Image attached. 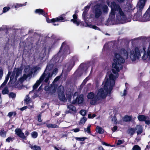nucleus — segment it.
I'll use <instances>...</instances> for the list:
<instances>
[{"instance_id":"bb28decb","label":"nucleus","mask_w":150,"mask_h":150,"mask_svg":"<svg viewBox=\"0 0 150 150\" xmlns=\"http://www.w3.org/2000/svg\"><path fill=\"white\" fill-rule=\"evenodd\" d=\"M132 119V117L130 116H126L123 119V121L125 122H128L130 121Z\"/></svg>"},{"instance_id":"58836bf2","label":"nucleus","mask_w":150,"mask_h":150,"mask_svg":"<svg viewBox=\"0 0 150 150\" xmlns=\"http://www.w3.org/2000/svg\"><path fill=\"white\" fill-rule=\"evenodd\" d=\"M86 139V137H76L75 139L78 140L83 141L85 139Z\"/></svg>"},{"instance_id":"1a4fd4ad","label":"nucleus","mask_w":150,"mask_h":150,"mask_svg":"<svg viewBox=\"0 0 150 150\" xmlns=\"http://www.w3.org/2000/svg\"><path fill=\"white\" fill-rule=\"evenodd\" d=\"M78 93L76 92L74 95V100L72 102V103L75 104L77 103L78 104H80L83 101V97L82 95H80L78 96Z\"/></svg>"},{"instance_id":"bf43d9fd","label":"nucleus","mask_w":150,"mask_h":150,"mask_svg":"<svg viewBox=\"0 0 150 150\" xmlns=\"http://www.w3.org/2000/svg\"><path fill=\"white\" fill-rule=\"evenodd\" d=\"M98 150H104L103 147L101 146H100L98 147Z\"/></svg>"},{"instance_id":"423d86ee","label":"nucleus","mask_w":150,"mask_h":150,"mask_svg":"<svg viewBox=\"0 0 150 150\" xmlns=\"http://www.w3.org/2000/svg\"><path fill=\"white\" fill-rule=\"evenodd\" d=\"M40 69V68L39 67H35L33 69H31L29 66H26L24 70L25 74L22 77H21L20 78L19 81L21 83L23 82L28 77L32 75L33 71H34V72H35Z\"/></svg>"},{"instance_id":"4d7b16f0","label":"nucleus","mask_w":150,"mask_h":150,"mask_svg":"<svg viewBox=\"0 0 150 150\" xmlns=\"http://www.w3.org/2000/svg\"><path fill=\"white\" fill-rule=\"evenodd\" d=\"M73 130L75 132H77L79 131V129L78 128L73 129Z\"/></svg>"},{"instance_id":"09e8293b","label":"nucleus","mask_w":150,"mask_h":150,"mask_svg":"<svg viewBox=\"0 0 150 150\" xmlns=\"http://www.w3.org/2000/svg\"><path fill=\"white\" fill-rule=\"evenodd\" d=\"M3 75V70L0 69V80L1 79Z\"/></svg>"},{"instance_id":"a211bd4d","label":"nucleus","mask_w":150,"mask_h":150,"mask_svg":"<svg viewBox=\"0 0 150 150\" xmlns=\"http://www.w3.org/2000/svg\"><path fill=\"white\" fill-rule=\"evenodd\" d=\"M64 19L63 17L62 16H61L56 18L52 19H51V21L53 22H54L56 21H63Z\"/></svg>"},{"instance_id":"f03ea898","label":"nucleus","mask_w":150,"mask_h":150,"mask_svg":"<svg viewBox=\"0 0 150 150\" xmlns=\"http://www.w3.org/2000/svg\"><path fill=\"white\" fill-rule=\"evenodd\" d=\"M112 75L107 74L101 88L98 90L96 94L93 92L88 94L87 97L88 99L91 100V104H95L97 101L105 98L108 94H110L115 85V80L112 78Z\"/></svg>"},{"instance_id":"4be33fe9","label":"nucleus","mask_w":150,"mask_h":150,"mask_svg":"<svg viewBox=\"0 0 150 150\" xmlns=\"http://www.w3.org/2000/svg\"><path fill=\"white\" fill-rule=\"evenodd\" d=\"M96 131L97 132L100 134L103 133L104 132V130L101 127L99 126H97L96 127Z\"/></svg>"},{"instance_id":"0eeeda50","label":"nucleus","mask_w":150,"mask_h":150,"mask_svg":"<svg viewBox=\"0 0 150 150\" xmlns=\"http://www.w3.org/2000/svg\"><path fill=\"white\" fill-rule=\"evenodd\" d=\"M22 69L21 68H15L10 74V82L12 83H14L16 81L18 77L21 74Z\"/></svg>"},{"instance_id":"c03bdc74","label":"nucleus","mask_w":150,"mask_h":150,"mask_svg":"<svg viewBox=\"0 0 150 150\" xmlns=\"http://www.w3.org/2000/svg\"><path fill=\"white\" fill-rule=\"evenodd\" d=\"M28 105V108L30 109H31L33 108V103L32 102H30Z\"/></svg>"},{"instance_id":"f257e3e1","label":"nucleus","mask_w":150,"mask_h":150,"mask_svg":"<svg viewBox=\"0 0 150 150\" xmlns=\"http://www.w3.org/2000/svg\"><path fill=\"white\" fill-rule=\"evenodd\" d=\"M145 49L144 46H142L136 47L134 51L127 48L121 49L119 52L115 53L112 64L113 74H110L113 75L112 78L115 80V79L117 78V72L122 69V64L124 63L125 60L128 58L129 54L131 60L134 61L138 59L141 56V53L144 52L142 57V60L146 62L150 61V45L146 51H145Z\"/></svg>"},{"instance_id":"2f4dec72","label":"nucleus","mask_w":150,"mask_h":150,"mask_svg":"<svg viewBox=\"0 0 150 150\" xmlns=\"http://www.w3.org/2000/svg\"><path fill=\"white\" fill-rule=\"evenodd\" d=\"M103 10L104 13H107L108 11V8L107 6H104L102 8Z\"/></svg>"},{"instance_id":"680f3d73","label":"nucleus","mask_w":150,"mask_h":150,"mask_svg":"<svg viewBox=\"0 0 150 150\" xmlns=\"http://www.w3.org/2000/svg\"><path fill=\"white\" fill-rule=\"evenodd\" d=\"M27 108V106H25L22 108H21V110H25V109H26Z\"/></svg>"},{"instance_id":"6ab92c4d","label":"nucleus","mask_w":150,"mask_h":150,"mask_svg":"<svg viewBox=\"0 0 150 150\" xmlns=\"http://www.w3.org/2000/svg\"><path fill=\"white\" fill-rule=\"evenodd\" d=\"M35 13H38L39 14H42L43 16H45L46 14V13H45L43 10L41 9H36L35 11Z\"/></svg>"},{"instance_id":"7ed1b4c3","label":"nucleus","mask_w":150,"mask_h":150,"mask_svg":"<svg viewBox=\"0 0 150 150\" xmlns=\"http://www.w3.org/2000/svg\"><path fill=\"white\" fill-rule=\"evenodd\" d=\"M108 0L107 4L111 8L109 20L113 23H123L126 22V16L120 6L116 4L114 2H111Z\"/></svg>"},{"instance_id":"5fc2aeb1","label":"nucleus","mask_w":150,"mask_h":150,"mask_svg":"<svg viewBox=\"0 0 150 150\" xmlns=\"http://www.w3.org/2000/svg\"><path fill=\"white\" fill-rule=\"evenodd\" d=\"M25 101H26L27 102V104H28L29 103H30V102H31L30 100V99L28 98H26L25 100Z\"/></svg>"},{"instance_id":"603ef678","label":"nucleus","mask_w":150,"mask_h":150,"mask_svg":"<svg viewBox=\"0 0 150 150\" xmlns=\"http://www.w3.org/2000/svg\"><path fill=\"white\" fill-rule=\"evenodd\" d=\"M102 144L103 145H105L106 146H111L109 144H108L107 143H106L104 142H102Z\"/></svg>"},{"instance_id":"338daca9","label":"nucleus","mask_w":150,"mask_h":150,"mask_svg":"<svg viewBox=\"0 0 150 150\" xmlns=\"http://www.w3.org/2000/svg\"><path fill=\"white\" fill-rule=\"evenodd\" d=\"M96 116V115L94 114H93L92 115V118H94Z\"/></svg>"},{"instance_id":"cd10ccee","label":"nucleus","mask_w":150,"mask_h":150,"mask_svg":"<svg viewBox=\"0 0 150 150\" xmlns=\"http://www.w3.org/2000/svg\"><path fill=\"white\" fill-rule=\"evenodd\" d=\"M61 53V50L59 51V52L55 56V58H56L57 59L56 60V61L57 60V61H59L60 60V59H61V60H62V57H59V56L60 55Z\"/></svg>"},{"instance_id":"dca6fc26","label":"nucleus","mask_w":150,"mask_h":150,"mask_svg":"<svg viewBox=\"0 0 150 150\" xmlns=\"http://www.w3.org/2000/svg\"><path fill=\"white\" fill-rule=\"evenodd\" d=\"M135 131H137V134H141L143 132V128L142 126L140 125H137L135 128Z\"/></svg>"},{"instance_id":"052dcab7","label":"nucleus","mask_w":150,"mask_h":150,"mask_svg":"<svg viewBox=\"0 0 150 150\" xmlns=\"http://www.w3.org/2000/svg\"><path fill=\"white\" fill-rule=\"evenodd\" d=\"M59 79H60V77L58 76V77H57L54 79L53 81V82H55V81H58Z\"/></svg>"},{"instance_id":"c85d7f7f","label":"nucleus","mask_w":150,"mask_h":150,"mask_svg":"<svg viewBox=\"0 0 150 150\" xmlns=\"http://www.w3.org/2000/svg\"><path fill=\"white\" fill-rule=\"evenodd\" d=\"M135 131V128H130L128 129L129 133L130 134L131 136L133 135Z\"/></svg>"},{"instance_id":"393cba45","label":"nucleus","mask_w":150,"mask_h":150,"mask_svg":"<svg viewBox=\"0 0 150 150\" xmlns=\"http://www.w3.org/2000/svg\"><path fill=\"white\" fill-rule=\"evenodd\" d=\"M84 26L86 27H88L90 28H92L93 29H96V30H98L99 28L97 27L96 26L94 25H92L91 24H88L87 23H86V25H83Z\"/></svg>"},{"instance_id":"aec40b11","label":"nucleus","mask_w":150,"mask_h":150,"mask_svg":"<svg viewBox=\"0 0 150 150\" xmlns=\"http://www.w3.org/2000/svg\"><path fill=\"white\" fill-rule=\"evenodd\" d=\"M134 8H133L132 6L130 5L125 8V11L129 12L132 13Z\"/></svg>"},{"instance_id":"79ce46f5","label":"nucleus","mask_w":150,"mask_h":150,"mask_svg":"<svg viewBox=\"0 0 150 150\" xmlns=\"http://www.w3.org/2000/svg\"><path fill=\"white\" fill-rule=\"evenodd\" d=\"M6 132H5L1 131L0 132V135L3 137H5L6 136Z\"/></svg>"},{"instance_id":"f704fd0d","label":"nucleus","mask_w":150,"mask_h":150,"mask_svg":"<svg viewBox=\"0 0 150 150\" xmlns=\"http://www.w3.org/2000/svg\"><path fill=\"white\" fill-rule=\"evenodd\" d=\"M132 150H141L140 147L138 145H135L133 147Z\"/></svg>"},{"instance_id":"0e129e2a","label":"nucleus","mask_w":150,"mask_h":150,"mask_svg":"<svg viewBox=\"0 0 150 150\" xmlns=\"http://www.w3.org/2000/svg\"><path fill=\"white\" fill-rule=\"evenodd\" d=\"M92 114H89L88 115V117L89 118H92Z\"/></svg>"},{"instance_id":"b1692460","label":"nucleus","mask_w":150,"mask_h":150,"mask_svg":"<svg viewBox=\"0 0 150 150\" xmlns=\"http://www.w3.org/2000/svg\"><path fill=\"white\" fill-rule=\"evenodd\" d=\"M47 127L48 128H55L58 127V126L55 124H47Z\"/></svg>"},{"instance_id":"de8ad7c7","label":"nucleus","mask_w":150,"mask_h":150,"mask_svg":"<svg viewBox=\"0 0 150 150\" xmlns=\"http://www.w3.org/2000/svg\"><path fill=\"white\" fill-rule=\"evenodd\" d=\"M149 118L148 117H147L146 118V119L145 120L146 123V124L149 125L150 124V120H148Z\"/></svg>"},{"instance_id":"6e6552de","label":"nucleus","mask_w":150,"mask_h":150,"mask_svg":"<svg viewBox=\"0 0 150 150\" xmlns=\"http://www.w3.org/2000/svg\"><path fill=\"white\" fill-rule=\"evenodd\" d=\"M78 61V59L76 57H73L71 59L69 62L67 63L64 67V70L67 71H70L74 65L75 63Z\"/></svg>"},{"instance_id":"a878e982","label":"nucleus","mask_w":150,"mask_h":150,"mask_svg":"<svg viewBox=\"0 0 150 150\" xmlns=\"http://www.w3.org/2000/svg\"><path fill=\"white\" fill-rule=\"evenodd\" d=\"M146 117L143 115H140L138 117V118L139 121H144Z\"/></svg>"},{"instance_id":"8fccbe9b","label":"nucleus","mask_w":150,"mask_h":150,"mask_svg":"<svg viewBox=\"0 0 150 150\" xmlns=\"http://www.w3.org/2000/svg\"><path fill=\"white\" fill-rule=\"evenodd\" d=\"M38 120L39 122L42 121V120L41 119V115L40 114L38 116Z\"/></svg>"},{"instance_id":"3c124183","label":"nucleus","mask_w":150,"mask_h":150,"mask_svg":"<svg viewBox=\"0 0 150 150\" xmlns=\"http://www.w3.org/2000/svg\"><path fill=\"white\" fill-rule=\"evenodd\" d=\"M127 94V91L126 89H125L123 93H121V95L122 96H125Z\"/></svg>"},{"instance_id":"f3484780","label":"nucleus","mask_w":150,"mask_h":150,"mask_svg":"<svg viewBox=\"0 0 150 150\" xmlns=\"http://www.w3.org/2000/svg\"><path fill=\"white\" fill-rule=\"evenodd\" d=\"M90 8L89 6H87L85 8V11L83 12L82 17L84 20L86 21V17L87 16V12Z\"/></svg>"},{"instance_id":"ddd939ff","label":"nucleus","mask_w":150,"mask_h":150,"mask_svg":"<svg viewBox=\"0 0 150 150\" xmlns=\"http://www.w3.org/2000/svg\"><path fill=\"white\" fill-rule=\"evenodd\" d=\"M142 21H147L150 20V11L148 9L142 17Z\"/></svg>"},{"instance_id":"a18cd8bd","label":"nucleus","mask_w":150,"mask_h":150,"mask_svg":"<svg viewBox=\"0 0 150 150\" xmlns=\"http://www.w3.org/2000/svg\"><path fill=\"white\" fill-rule=\"evenodd\" d=\"M16 115V113L15 112H10L8 113V116L10 117H11L13 115Z\"/></svg>"},{"instance_id":"69168bd1","label":"nucleus","mask_w":150,"mask_h":150,"mask_svg":"<svg viewBox=\"0 0 150 150\" xmlns=\"http://www.w3.org/2000/svg\"><path fill=\"white\" fill-rule=\"evenodd\" d=\"M25 134L26 136H28L29 134V133L28 131H26L25 132Z\"/></svg>"},{"instance_id":"412c9836","label":"nucleus","mask_w":150,"mask_h":150,"mask_svg":"<svg viewBox=\"0 0 150 150\" xmlns=\"http://www.w3.org/2000/svg\"><path fill=\"white\" fill-rule=\"evenodd\" d=\"M10 75L9 72H8V74H7V76L6 77L3 83L1 85V87H0V88H1V87H3L4 85H5L6 83H7L8 79H9V75Z\"/></svg>"},{"instance_id":"ea45409f","label":"nucleus","mask_w":150,"mask_h":150,"mask_svg":"<svg viewBox=\"0 0 150 150\" xmlns=\"http://www.w3.org/2000/svg\"><path fill=\"white\" fill-rule=\"evenodd\" d=\"M10 9L9 7H5L3 8V12L4 13L8 11Z\"/></svg>"},{"instance_id":"49530a36","label":"nucleus","mask_w":150,"mask_h":150,"mask_svg":"<svg viewBox=\"0 0 150 150\" xmlns=\"http://www.w3.org/2000/svg\"><path fill=\"white\" fill-rule=\"evenodd\" d=\"M16 94L13 93H11L9 94V96L10 97L13 98L15 97Z\"/></svg>"},{"instance_id":"a19ab883","label":"nucleus","mask_w":150,"mask_h":150,"mask_svg":"<svg viewBox=\"0 0 150 150\" xmlns=\"http://www.w3.org/2000/svg\"><path fill=\"white\" fill-rule=\"evenodd\" d=\"M90 127L91 125H88V126L86 129V130L85 128L84 129L85 131L87 132V133H88V134H90L91 132Z\"/></svg>"},{"instance_id":"5701e85b","label":"nucleus","mask_w":150,"mask_h":150,"mask_svg":"<svg viewBox=\"0 0 150 150\" xmlns=\"http://www.w3.org/2000/svg\"><path fill=\"white\" fill-rule=\"evenodd\" d=\"M68 108L69 109L70 112H71L72 111L75 112L76 110V108L75 107L71 105L68 106Z\"/></svg>"},{"instance_id":"774afa93","label":"nucleus","mask_w":150,"mask_h":150,"mask_svg":"<svg viewBox=\"0 0 150 150\" xmlns=\"http://www.w3.org/2000/svg\"><path fill=\"white\" fill-rule=\"evenodd\" d=\"M119 2H123L125 0H117Z\"/></svg>"},{"instance_id":"c756f323","label":"nucleus","mask_w":150,"mask_h":150,"mask_svg":"<svg viewBox=\"0 0 150 150\" xmlns=\"http://www.w3.org/2000/svg\"><path fill=\"white\" fill-rule=\"evenodd\" d=\"M86 120V118L85 117H83L80 120L79 124H84Z\"/></svg>"},{"instance_id":"9d476101","label":"nucleus","mask_w":150,"mask_h":150,"mask_svg":"<svg viewBox=\"0 0 150 150\" xmlns=\"http://www.w3.org/2000/svg\"><path fill=\"white\" fill-rule=\"evenodd\" d=\"M101 6H95L94 13L96 18H98L101 15L102 12L101 10Z\"/></svg>"},{"instance_id":"20e7f679","label":"nucleus","mask_w":150,"mask_h":150,"mask_svg":"<svg viewBox=\"0 0 150 150\" xmlns=\"http://www.w3.org/2000/svg\"><path fill=\"white\" fill-rule=\"evenodd\" d=\"M53 67V65L52 64L47 65L44 73L33 86V89H36L43 80L45 82H47L48 80L50 79L54 75L55 76L56 75L57 69H55L54 70H52Z\"/></svg>"},{"instance_id":"2eb2a0df","label":"nucleus","mask_w":150,"mask_h":150,"mask_svg":"<svg viewBox=\"0 0 150 150\" xmlns=\"http://www.w3.org/2000/svg\"><path fill=\"white\" fill-rule=\"evenodd\" d=\"M16 134L19 136L20 137L25 139V137L23 133L22 132L21 129H16L15 130Z\"/></svg>"},{"instance_id":"13d9d810","label":"nucleus","mask_w":150,"mask_h":150,"mask_svg":"<svg viewBox=\"0 0 150 150\" xmlns=\"http://www.w3.org/2000/svg\"><path fill=\"white\" fill-rule=\"evenodd\" d=\"M69 49H67V51H65L64 52V54H69Z\"/></svg>"},{"instance_id":"72a5a7b5","label":"nucleus","mask_w":150,"mask_h":150,"mask_svg":"<svg viewBox=\"0 0 150 150\" xmlns=\"http://www.w3.org/2000/svg\"><path fill=\"white\" fill-rule=\"evenodd\" d=\"M14 139V137H9L6 139V141L8 142H12Z\"/></svg>"},{"instance_id":"9b49d317","label":"nucleus","mask_w":150,"mask_h":150,"mask_svg":"<svg viewBox=\"0 0 150 150\" xmlns=\"http://www.w3.org/2000/svg\"><path fill=\"white\" fill-rule=\"evenodd\" d=\"M59 97L60 100L62 101H64L67 99L68 101H69L71 98V96L70 94L67 95L66 98L64 96L63 92L62 91L59 93Z\"/></svg>"},{"instance_id":"6e6d98bb","label":"nucleus","mask_w":150,"mask_h":150,"mask_svg":"<svg viewBox=\"0 0 150 150\" xmlns=\"http://www.w3.org/2000/svg\"><path fill=\"white\" fill-rule=\"evenodd\" d=\"M117 128L116 126H115L112 129V130L113 132H114L117 129Z\"/></svg>"},{"instance_id":"7c9ffc66","label":"nucleus","mask_w":150,"mask_h":150,"mask_svg":"<svg viewBox=\"0 0 150 150\" xmlns=\"http://www.w3.org/2000/svg\"><path fill=\"white\" fill-rule=\"evenodd\" d=\"M25 5V4H17L16 5H14V7L15 8H17L21 7L24 6Z\"/></svg>"},{"instance_id":"f8f14e48","label":"nucleus","mask_w":150,"mask_h":150,"mask_svg":"<svg viewBox=\"0 0 150 150\" xmlns=\"http://www.w3.org/2000/svg\"><path fill=\"white\" fill-rule=\"evenodd\" d=\"M45 89L47 91H49V93L52 94L54 93L56 91L55 86H46L45 87Z\"/></svg>"},{"instance_id":"39448f33","label":"nucleus","mask_w":150,"mask_h":150,"mask_svg":"<svg viewBox=\"0 0 150 150\" xmlns=\"http://www.w3.org/2000/svg\"><path fill=\"white\" fill-rule=\"evenodd\" d=\"M145 2L146 0H139L137 6V11L133 17L134 21H142L141 11L144 6Z\"/></svg>"},{"instance_id":"37998d69","label":"nucleus","mask_w":150,"mask_h":150,"mask_svg":"<svg viewBox=\"0 0 150 150\" xmlns=\"http://www.w3.org/2000/svg\"><path fill=\"white\" fill-rule=\"evenodd\" d=\"M80 113L82 115L84 116L86 114V111L85 110H82L80 111Z\"/></svg>"},{"instance_id":"e2e57ef3","label":"nucleus","mask_w":150,"mask_h":150,"mask_svg":"<svg viewBox=\"0 0 150 150\" xmlns=\"http://www.w3.org/2000/svg\"><path fill=\"white\" fill-rule=\"evenodd\" d=\"M46 21L48 23H50L51 22H52L51 21V20H50L49 19H47H47Z\"/></svg>"},{"instance_id":"4c0bfd02","label":"nucleus","mask_w":150,"mask_h":150,"mask_svg":"<svg viewBox=\"0 0 150 150\" xmlns=\"http://www.w3.org/2000/svg\"><path fill=\"white\" fill-rule=\"evenodd\" d=\"M112 121L113 122L114 124H116L117 123H121V122H117V119L115 117H112Z\"/></svg>"},{"instance_id":"4468645a","label":"nucleus","mask_w":150,"mask_h":150,"mask_svg":"<svg viewBox=\"0 0 150 150\" xmlns=\"http://www.w3.org/2000/svg\"><path fill=\"white\" fill-rule=\"evenodd\" d=\"M73 19L71 20V21L73 22L74 24H76L77 26L79 25H82V23L77 18L76 15L74 14L73 16Z\"/></svg>"},{"instance_id":"864d4df0","label":"nucleus","mask_w":150,"mask_h":150,"mask_svg":"<svg viewBox=\"0 0 150 150\" xmlns=\"http://www.w3.org/2000/svg\"><path fill=\"white\" fill-rule=\"evenodd\" d=\"M123 143V142L122 140H119L118 141L117 143V145H120L121 144H122Z\"/></svg>"},{"instance_id":"473e14b6","label":"nucleus","mask_w":150,"mask_h":150,"mask_svg":"<svg viewBox=\"0 0 150 150\" xmlns=\"http://www.w3.org/2000/svg\"><path fill=\"white\" fill-rule=\"evenodd\" d=\"M31 148L33 150H40V148L36 146H31Z\"/></svg>"},{"instance_id":"c9c22d12","label":"nucleus","mask_w":150,"mask_h":150,"mask_svg":"<svg viewBox=\"0 0 150 150\" xmlns=\"http://www.w3.org/2000/svg\"><path fill=\"white\" fill-rule=\"evenodd\" d=\"M31 135L33 138H35L37 137L38 133L35 132H34L31 133Z\"/></svg>"},{"instance_id":"e433bc0d","label":"nucleus","mask_w":150,"mask_h":150,"mask_svg":"<svg viewBox=\"0 0 150 150\" xmlns=\"http://www.w3.org/2000/svg\"><path fill=\"white\" fill-rule=\"evenodd\" d=\"M8 91L7 88L5 87L2 90V92L4 94H7L8 93Z\"/></svg>"}]
</instances>
